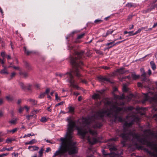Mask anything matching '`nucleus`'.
I'll return each instance as SVG.
<instances>
[{
	"label": "nucleus",
	"mask_w": 157,
	"mask_h": 157,
	"mask_svg": "<svg viewBox=\"0 0 157 157\" xmlns=\"http://www.w3.org/2000/svg\"><path fill=\"white\" fill-rule=\"evenodd\" d=\"M104 116L110 117L113 121V101H107L105 104V108L96 113L90 117L83 118L77 121L71 118L68 119L67 130L66 137L60 138L61 141L60 146L52 157L61 156L67 152L69 154L76 153L77 148L75 143L73 142L74 128L77 130L78 133L82 138L86 139L90 144L92 145L98 142L97 132L90 128V124H91L94 128L101 127L102 125L97 120L102 119Z\"/></svg>",
	"instance_id": "nucleus-1"
},
{
	"label": "nucleus",
	"mask_w": 157,
	"mask_h": 157,
	"mask_svg": "<svg viewBox=\"0 0 157 157\" xmlns=\"http://www.w3.org/2000/svg\"><path fill=\"white\" fill-rule=\"evenodd\" d=\"M139 119L136 114L128 115L124 120L123 132H120V131H118L117 134L123 139L121 143L123 146H125V142L127 140L131 142L132 144L136 146L137 145L138 142H140L153 149L154 151V155L157 157V133L155 134L150 130L147 129L144 131L143 135H139L128 128L134 122L138 121Z\"/></svg>",
	"instance_id": "nucleus-2"
},
{
	"label": "nucleus",
	"mask_w": 157,
	"mask_h": 157,
	"mask_svg": "<svg viewBox=\"0 0 157 157\" xmlns=\"http://www.w3.org/2000/svg\"><path fill=\"white\" fill-rule=\"evenodd\" d=\"M84 53L83 51L76 52L77 57H71V63L73 65V69L70 72H67L66 73L67 75V80L71 84V86L74 88L78 89L79 88L78 86L75 84V80L73 79V74L75 75L76 76L78 77L80 76L79 73L78 68L80 67L81 65L82 64V63L80 62L78 59L82 58V56Z\"/></svg>",
	"instance_id": "nucleus-3"
},
{
	"label": "nucleus",
	"mask_w": 157,
	"mask_h": 157,
	"mask_svg": "<svg viewBox=\"0 0 157 157\" xmlns=\"http://www.w3.org/2000/svg\"><path fill=\"white\" fill-rule=\"evenodd\" d=\"M117 139V138H112L109 140V141L110 143L109 144L108 146L109 148V150L111 152L113 151H116L117 150V149L113 144L112 142L113 141H115ZM103 154L104 156H106L107 155H110L112 156H120L121 154V152H111L110 153L107 154L105 151L103 150L102 151Z\"/></svg>",
	"instance_id": "nucleus-4"
},
{
	"label": "nucleus",
	"mask_w": 157,
	"mask_h": 157,
	"mask_svg": "<svg viewBox=\"0 0 157 157\" xmlns=\"http://www.w3.org/2000/svg\"><path fill=\"white\" fill-rule=\"evenodd\" d=\"M103 93V91H98L97 94H95L93 96V98L95 99H100L101 98V95Z\"/></svg>",
	"instance_id": "nucleus-5"
},
{
	"label": "nucleus",
	"mask_w": 157,
	"mask_h": 157,
	"mask_svg": "<svg viewBox=\"0 0 157 157\" xmlns=\"http://www.w3.org/2000/svg\"><path fill=\"white\" fill-rule=\"evenodd\" d=\"M151 94H153L152 92H150L147 94H144V100L142 101L143 103H144L145 101L150 98V95Z\"/></svg>",
	"instance_id": "nucleus-6"
},
{
	"label": "nucleus",
	"mask_w": 157,
	"mask_h": 157,
	"mask_svg": "<svg viewBox=\"0 0 157 157\" xmlns=\"http://www.w3.org/2000/svg\"><path fill=\"white\" fill-rule=\"evenodd\" d=\"M145 110L144 108L139 107H137L136 109V110L137 111L136 113H141V114L142 115H144L145 114Z\"/></svg>",
	"instance_id": "nucleus-7"
},
{
	"label": "nucleus",
	"mask_w": 157,
	"mask_h": 157,
	"mask_svg": "<svg viewBox=\"0 0 157 157\" xmlns=\"http://www.w3.org/2000/svg\"><path fill=\"white\" fill-rule=\"evenodd\" d=\"M2 67L4 68L0 71V73L1 74H8L9 72L7 71V67L4 65H3Z\"/></svg>",
	"instance_id": "nucleus-8"
},
{
	"label": "nucleus",
	"mask_w": 157,
	"mask_h": 157,
	"mask_svg": "<svg viewBox=\"0 0 157 157\" xmlns=\"http://www.w3.org/2000/svg\"><path fill=\"white\" fill-rule=\"evenodd\" d=\"M28 148L30 151H33L38 150L39 148L38 147L35 146H29Z\"/></svg>",
	"instance_id": "nucleus-9"
},
{
	"label": "nucleus",
	"mask_w": 157,
	"mask_h": 157,
	"mask_svg": "<svg viewBox=\"0 0 157 157\" xmlns=\"http://www.w3.org/2000/svg\"><path fill=\"white\" fill-rule=\"evenodd\" d=\"M98 79L99 81L101 82H104L105 81H109V79L108 78L101 76L98 77Z\"/></svg>",
	"instance_id": "nucleus-10"
},
{
	"label": "nucleus",
	"mask_w": 157,
	"mask_h": 157,
	"mask_svg": "<svg viewBox=\"0 0 157 157\" xmlns=\"http://www.w3.org/2000/svg\"><path fill=\"white\" fill-rule=\"evenodd\" d=\"M151 101L154 102H156L157 101V93H155L154 95V96L150 97Z\"/></svg>",
	"instance_id": "nucleus-11"
},
{
	"label": "nucleus",
	"mask_w": 157,
	"mask_h": 157,
	"mask_svg": "<svg viewBox=\"0 0 157 157\" xmlns=\"http://www.w3.org/2000/svg\"><path fill=\"white\" fill-rule=\"evenodd\" d=\"M113 31L114 30L109 29L107 31L106 34H103V36L104 37H106L109 34H112Z\"/></svg>",
	"instance_id": "nucleus-12"
},
{
	"label": "nucleus",
	"mask_w": 157,
	"mask_h": 157,
	"mask_svg": "<svg viewBox=\"0 0 157 157\" xmlns=\"http://www.w3.org/2000/svg\"><path fill=\"white\" fill-rule=\"evenodd\" d=\"M44 151L43 148H41L40 150L39 151V153L40 154V156L39 157H41L42 155V154L43 153V151ZM31 157H37V155H34L32 156Z\"/></svg>",
	"instance_id": "nucleus-13"
},
{
	"label": "nucleus",
	"mask_w": 157,
	"mask_h": 157,
	"mask_svg": "<svg viewBox=\"0 0 157 157\" xmlns=\"http://www.w3.org/2000/svg\"><path fill=\"white\" fill-rule=\"evenodd\" d=\"M13 147H11L8 148H6L5 147H4L1 150H0V151L1 152L5 151L6 150H7V151H10L12 150L13 149Z\"/></svg>",
	"instance_id": "nucleus-14"
},
{
	"label": "nucleus",
	"mask_w": 157,
	"mask_h": 157,
	"mask_svg": "<svg viewBox=\"0 0 157 157\" xmlns=\"http://www.w3.org/2000/svg\"><path fill=\"white\" fill-rule=\"evenodd\" d=\"M116 71L119 74H123L125 72V71L124 70L123 68H122L119 69H117Z\"/></svg>",
	"instance_id": "nucleus-15"
},
{
	"label": "nucleus",
	"mask_w": 157,
	"mask_h": 157,
	"mask_svg": "<svg viewBox=\"0 0 157 157\" xmlns=\"http://www.w3.org/2000/svg\"><path fill=\"white\" fill-rule=\"evenodd\" d=\"M69 111L68 112L71 114H73L74 112V108L72 106H69L68 107Z\"/></svg>",
	"instance_id": "nucleus-16"
},
{
	"label": "nucleus",
	"mask_w": 157,
	"mask_h": 157,
	"mask_svg": "<svg viewBox=\"0 0 157 157\" xmlns=\"http://www.w3.org/2000/svg\"><path fill=\"white\" fill-rule=\"evenodd\" d=\"M117 40H115L114 41L112 42H110V43H107V44H106L105 45L106 46H109L108 47V48H112L113 46H114V45H111V46H109V45H112V44H113L115 42V41H116Z\"/></svg>",
	"instance_id": "nucleus-17"
},
{
	"label": "nucleus",
	"mask_w": 157,
	"mask_h": 157,
	"mask_svg": "<svg viewBox=\"0 0 157 157\" xmlns=\"http://www.w3.org/2000/svg\"><path fill=\"white\" fill-rule=\"evenodd\" d=\"M19 74L23 76L24 77L26 78L28 76V74L26 72H24L21 71H20L19 73Z\"/></svg>",
	"instance_id": "nucleus-18"
},
{
	"label": "nucleus",
	"mask_w": 157,
	"mask_h": 157,
	"mask_svg": "<svg viewBox=\"0 0 157 157\" xmlns=\"http://www.w3.org/2000/svg\"><path fill=\"white\" fill-rule=\"evenodd\" d=\"M28 101L31 102L32 104L33 105H36L37 104V101L33 99H28Z\"/></svg>",
	"instance_id": "nucleus-19"
},
{
	"label": "nucleus",
	"mask_w": 157,
	"mask_h": 157,
	"mask_svg": "<svg viewBox=\"0 0 157 157\" xmlns=\"http://www.w3.org/2000/svg\"><path fill=\"white\" fill-rule=\"evenodd\" d=\"M150 64L151 65V66L152 69L153 70H155L156 68V67L155 64L154 63V62L153 61H151L150 62Z\"/></svg>",
	"instance_id": "nucleus-20"
},
{
	"label": "nucleus",
	"mask_w": 157,
	"mask_h": 157,
	"mask_svg": "<svg viewBox=\"0 0 157 157\" xmlns=\"http://www.w3.org/2000/svg\"><path fill=\"white\" fill-rule=\"evenodd\" d=\"M20 85L21 88L23 90H25L26 89V86L22 82H20Z\"/></svg>",
	"instance_id": "nucleus-21"
},
{
	"label": "nucleus",
	"mask_w": 157,
	"mask_h": 157,
	"mask_svg": "<svg viewBox=\"0 0 157 157\" xmlns=\"http://www.w3.org/2000/svg\"><path fill=\"white\" fill-rule=\"evenodd\" d=\"M132 78L134 79H136L140 77V75H136L135 74H132Z\"/></svg>",
	"instance_id": "nucleus-22"
},
{
	"label": "nucleus",
	"mask_w": 157,
	"mask_h": 157,
	"mask_svg": "<svg viewBox=\"0 0 157 157\" xmlns=\"http://www.w3.org/2000/svg\"><path fill=\"white\" fill-rule=\"evenodd\" d=\"M17 121V119L16 118L14 119H12L9 122L10 123L12 124H15L16 123V121Z\"/></svg>",
	"instance_id": "nucleus-23"
},
{
	"label": "nucleus",
	"mask_w": 157,
	"mask_h": 157,
	"mask_svg": "<svg viewBox=\"0 0 157 157\" xmlns=\"http://www.w3.org/2000/svg\"><path fill=\"white\" fill-rule=\"evenodd\" d=\"M141 76L143 77V80L145 81L146 80V74L144 71H143V73L142 74Z\"/></svg>",
	"instance_id": "nucleus-24"
},
{
	"label": "nucleus",
	"mask_w": 157,
	"mask_h": 157,
	"mask_svg": "<svg viewBox=\"0 0 157 157\" xmlns=\"http://www.w3.org/2000/svg\"><path fill=\"white\" fill-rule=\"evenodd\" d=\"M24 49L25 53L27 55H29L30 53H31L32 52L31 51L27 50L25 47H24Z\"/></svg>",
	"instance_id": "nucleus-25"
},
{
	"label": "nucleus",
	"mask_w": 157,
	"mask_h": 157,
	"mask_svg": "<svg viewBox=\"0 0 157 157\" xmlns=\"http://www.w3.org/2000/svg\"><path fill=\"white\" fill-rule=\"evenodd\" d=\"M36 142H37L36 140L35 139H34L32 140L31 141H29V142L30 144H33L35 143H36Z\"/></svg>",
	"instance_id": "nucleus-26"
},
{
	"label": "nucleus",
	"mask_w": 157,
	"mask_h": 157,
	"mask_svg": "<svg viewBox=\"0 0 157 157\" xmlns=\"http://www.w3.org/2000/svg\"><path fill=\"white\" fill-rule=\"evenodd\" d=\"M45 95V93H42L39 96V98H44Z\"/></svg>",
	"instance_id": "nucleus-27"
},
{
	"label": "nucleus",
	"mask_w": 157,
	"mask_h": 157,
	"mask_svg": "<svg viewBox=\"0 0 157 157\" xmlns=\"http://www.w3.org/2000/svg\"><path fill=\"white\" fill-rule=\"evenodd\" d=\"M33 116V115H29L26 116V118H27L28 120H29L30 119H32V118Z\"/></svg>",
	"instance_id": "nucleus-28"
},
{
	"label": "nucleus",
	"mask_w": 157,
	"mask_h": 157,
	"mask_svg": "<svg viewBox=\"0 0 157 157\" xmlns=\"http://www.w3.org/2000/svg\"><path fill=\"white\" fill-rule=\"evenodd\" d=\"M14 140L12 138H8L6 140V142L7 143H9Z\"/></svg>",
	"instance_id": "nucleus-29"
},
{
	"label": "nucleus",
	"mask_w": 157,
	"mask_h": 157,
	"mask_svg": "<svg viewBox=\"0 0 157 157\" xmlns=\"http://www.w3.org/2000/svg\"><path fill=\"white\" fill-rule=\"evenodd\" d=\"M126 6L129 7H131L133 6L134 5L131 3H128L126 5Z\"/></svg>",
	"instance_id": "nucleus-30"
},
{
	"label": "nucleus",
	"mask_w": 157,
	"mask_h": 157,
	"mask_svg": "<svg viewBox=\"0 0 157 157\" xmlns=\"http://www.w3.org/2000/svg\"><path fill=\"white\" fill-rule=\"evenodd\" d=\"M122 90L124 92H126L127 91V89L126 85H124L123 87Z\"/></svg>",
	"instance_id": "nucleus-31"
},
{
	"label": "nucleus",
	"mask_w": 157,
	"mask_h": 157,
	"mask_svg": "<svg viewBox=\"0 0 157 157\" xmlns=\"http://www.w3.org/2000/svg\"><path fill=\"white\" fill-rule=\"evenodd\" d=\"M85 35V33H82L78 36V39L82 38Z\"/></svg>",
	"instance_id": "nucleus-32"
},
{
	"label": "nucleus",
	"mask_w": 157,
	"mask_h": 157,
	"mask_svg": "<svg viewBox=\"0 0 157 157\" xmlns=\"http://www.w3.org/2000/svg\"><path fill=\"white\" fill-rule=\"evenodd\" d=\"M40 121L43 122H45L47 121V119L45 117H43L41 118Z\"/></svg>",
	"instance_id": "nucleus-33"
},
{
	"label": "nucleus",
	"mask_w": 157,
	"mask_h": 157,
	"mask_svg": "<svg viewBox=\"0 0 157 157\" xmlns=\"http://www.w3.org/2000/svg\"><path fill=\"white\" fill-rule=\"evenodd\" d=\"M95 52L96 53L99 54L100 55L102 54L103 53L101 51H100L98 50H96Z\"/></svg>",
	"instance_id": "nucleus-34"
},
{
	"label": "nucleus",
	"mask_w": 157,
	"mask_h": 157,
	"mask_svg": "<svg viewBox=\"0 0 157 157\" xmlns=\"http://www.w3.org/2000/svg\"><path fill=\"white\" fill-rule=\"evenodd\" d=\"M56 99L57 100H60V98L59 97H58V94L57 93H56L55 94Z\"/></svg>",
	"instance_id": "nucleus-35"
},
{
	"label": "nucleus",
	"mask_w": 157,
	"mask_h": 157,
	"mask_svg": "<svg viewBox=\"0 0 157 157\" xmlns=\"http://www.w3.org/2000/svg\"><path fill=\"white\" fill-rule=\"evenodd\" d=\"M26 89L29 90H31V86L30 85H26Z\"/></svg>",
	"instance_id": "nucleus-36"
},
{
	"label": "nucleus",
	"mask_w": 157,
	"mask_h": 157,
	"mask_svg": "<svg viewBox=\"0 0 157 157\" xmlns=\"http://www.w3.org/2000/svg\"><path fill=\"white\" fill-rule=\"evenodd\" d=\"M9 154L8 153H4L2 154H0V157H3L6 156Z\"/></svg>",
	"instance_id": "nucleus-37"
},
{
	"label": "nucleus",
	"mask_w": 157,
	"mask_h": 157,
	"mask_svg": "<svg viewBox=\"0 0 157 157\" xmlns=\"http://www.w3.org/2000/svg\"><path fill=\"white\" fill-rule=\"evenodd\" d=\"M16 74V73H15L14 72H12L11 73L10 75V77H11V78H12L14 77L15 76Z\"/></svg>",
	"instance_id": "nucleus-38"
},
{
	"label": "nucleus",
	"mask_w": 157,
	"mask_h": 157,
	"mask_svg": "<svg viewBox=\"0 0 157 157\" xmlns=\"http://www.w3.org/2000/svg\"><path fill=\"white\" fill-rule=\"evenodd\" d=\"M12 67L15 70H19V71H20V68L18 67H16L14 66H12Z\"/></svg>",
	"instance_id": "nucleus-39"
},
{
	"label": "nucleus",
	"mask_w": 157,
	"mask_h": 157,
	"mask_svg": "<svg viewBox=\"0 0 157 157\" xmlns=\"http://www.w3.org/2000/svg\"><path fill=\"white\" fill-rule=\"evenodd\" d=\"M63 103H64L63 101H61V102H60V103H58L57 104H56V106L57 107V106L60 105H62L63 104Z\"/></svg>",
	"instance_id": "nucleus-40"
},
{
	"label": "nucleus",
	"mask_w": 157,
	"mask_h": 157,
	"mask_svg": "<svg viewBox=\"0 0 157 157\" xmlns=\"http://www.w3.org/2000/svg\"><path fill=\"white\" fill-rule=\"evenodd\" d=\"M24 109V108L20 107L18 109L19 113H21L23 110Z\"/></svg>",
	"instance_id": "nucleus-41"
},
{
	"label": "nucleus",
	"mask_w": 157,
	"mask_h": 157,
	"mask_svg": "<svg viewBox=\"0 0 157 157\" xmlns=\"http://www.w3.org/2000/svg\"><path fill=\"white\" fill-rule=\"evenodd\" d=\"M17 130V129L16 128H14L13 130H10V132H12L13 133L16 132Z\"/></svg>",
	"instance_id": "nucleus-42"
},
{
	"label": "nucleus",
	"mask_w": 157,
	"mask_h": 157,
	"mask_svg": "<svg viewBox=\"0 0 157 157\" xmlns=\"http://www.w3.org/2000/svg\"><path fill=\"white\" fill-rule=\"evenodd\" d=\"M133 15H130L128 16V18H127V20H129L130 19H132Z\"/></svg>",
	"instance_id": "nucleus-43"
},
{
	"label": "nucleus",
	"mask_w": 157,
	"mask_h": 157,
	"mask_svg": "<svg viewBox=\"0 0 157 157\" xmlns=\"http://www.w3.org/2000/svg\"><path fill=\"white\" fill-rule=\"evenodd\" d=\"M51 149L50 147H47L46 148V150L45 151V152H48L49 151H51Z\"/></svg>",
	"instance_id": "nucleus-44"
},
{
	"label": "nucleus",
	"mask_w": 157,
	"mask_h": 157,
	"mask_svg": "<svg viewBox=\"0 0 157 157\" xmlns=\"http://www.w3.org/2000/svg\"><path fill=\"white\" fill-rule=\"evenodd\" d=\"M127 109L129 110H132L133 109V108L132 106H130L128 107Z\"/></svg>",
	"instance_id": "nucleus-45"
},
{
	"label": "nucleus",
	"mask_w": 157,
	"mask_h": 157,
	"mask_svg": "<svg viewBox=\"0 0 157 157\" xmlns=\"http://www.w3.org/2000/svg\"><path fill=\"white\" fill-rule=\"evenodd\" d=\"M49 91H50V90L48 88L46 90L45 92H44V93H45V94H47L49 92Z\"/></svg>",
	"instance_id": "nucleus-46"
},
{
	"label": "nucleus",
	"mask_w": 157,
	"mask_h": 157,
	"mask_svg": "<svg viewBox=\"0 0 157 157\" xmlns=\"http://www.w3.org/2000/svg\"><path fill=\"white\" fill-rule=\"evenodd\" d=\"M5 55V52H1V56L2 57H4Z\"/></svg>",
	"instance_id": "nucleus-47"
},
{
	"label": "nucleus",
	"mask_w": 157,
	"mask_h": 157,
	"mask_svg": "<svg viewBox=\"0 0 157 157\" xmlns=\"http://www.w3.org/2000/svg\"><path fill=\"white\" fill-rule=\"evenodd\" d=\"M24 108L25 109H26L27 111L28 112L29 109V107H28L27 106H24Z\"/></svg>",
	"instance_id": "nucleus-48"
},
{
	"label": "nucleus",
	"mask_w": 157,
	"mask_h": 157,
	"mask_svg": "<svg viewBox=\"0 0 157 157\" xmlns=\"http://www.w3.org/2000/svg\"><path fill=\"white\" fill-rule=\"evenodd\" d=\"M6 98L9 100H11L12 99L10 96H8L6 97Z\"/></svg>",
	"instance_id": "nucleus-49"
},
{
	"label": "nucleus",
	"mask_w": 157,
	"mask_h": 157,
	"mask_svg": "<svg viewBox=\"0 0 157 157\" xmlns=\"http://www.w3.org/2000/svg\"><path fill=\"white\" fill-rule=\"evenodd\" d=\"M151 70L150 69H149L148 71V74L149 75H151Z\"/></svg>",
	"instance_id": "nucleus-50"
},
{
	"label": "nucleus",
	"mask_w": 157,
	"mask_h": 157,
	"mask_svg": "<svg viewBox=\"0 0 157 157\" xmlns=\"http://www.w3.org/2000/svg\"><path fill=\"white\" fill-rule=\"evenodd\" d=\"M81 81L83 83H85V84H86L87 83V81L85 80V79H83V80H81Z\"/></svg>",
	"instance_id": "nucleus-51"
},
{
	"label": "nucleus",
	"mask_w": 157,
	"mask_h": 157,
	"mask_svg": "<svg viewBox=\"0 0 157 157\" xmlns=\"http://www.w3.org/2000/svg\"><path fill=\"white\" fill-rule=\"evenodd\" d=\"M12 155H14V156L15 157H17L18 156V153H13L12 154Z\"/></svg>",
	"instance_id": "nucleus-52"
},
{
	"label": "nucleus",
	"mask_w": 157,
	"mask_h": 157,
	"mask_svg": "<svg viewBox=\"0 0 157 157\" xmlns=\"http://www.w3.org/2000/svg\"><path fill=\"white\" fill-rule=\"evenodd\" d=\"M101 20H95V23H98V22H101Z\"/></svg>",
	"instance_id": "nucleus-53"
},
{
	"label": "nucleus",
	"mask_w": 157,
	"mask_h": 157,
	"mask_svg": "<svg viewBox=\"0 0 157 157\" xmlns=\"http://www.w3.org/2000/svg\"><path fill=\"white\" fill-rule=\"evenodd\" d=\"M139 33L137 31H136L135 33H133V34H130L129 36H132V35H134L136 34H137Z\"/></svg>",
	"instance_id": "nucleus-54"
},
{
	"label": "nucleus",
	"mask_w": 157,
	"mask_h": 157,
	"mask_svg": "<svg viewBox=\"0 0 157 157\" xmlns=\"http://www.w3.org/2000/svg\"><path fill=\"white\" fill-rule=\"evenodd\" d=\"M102 67L105 69H108L109 68V67L107 66H103Z\"/></svg>",
	"instance_id": "nucleus-55"
},
{
	"label": "nucleus",
	"mask_w": 157,
	"mask_h": 157,
	"mask_svg": "<svg viewBox=\"0 0 157 157\" xmlns=\"http://www.w3.org/2000/svg\"><path fill=\"white\" fill-rule=\"evenodd\" d=\"M142 30H143V28H141L139 29L137 31L139 33Z\"/></svg>",
	"instance_id": "nucleus-56"
},
{
	"label": "nucleus",
	"mask_w": 157,
	"mask_h": 157,
	"mask_svg": "<svg viewBox=\"0 0 157 157\" xmlns=\"http://www.w3.org/2000/svg\"><path fill=\"white\" fill-rule=\"evenodd\" d=\"M137 85L139 87H141L142 86V84L140 82H138L137 83Z\"/></svg>",
	"instance_id": "nucleus-57"
},
{
	"label": "nucleus",
	"mask_w": 157,
	"mask_h": 157,
	"mask_svg": "<svg viewBox=\"0 0 157 157\" xmlns=\"http://www.w3.org/2000/svg\"><path fill=\"white\" fill-rule=\"evenodd\" d=\"M35 87H36V88L38 89L39 88L40 86L38 84H36L35 85Z\"/></svg>",
	"instance_id": "nucleus-58"
},
{
	"label": "nucleus",
	"mask_w": 157,
	"mask_h": 157,
	"mask_svg": "<svg viewBox=\"0 0 157 157\" xmlns=\"http://www.w3.org/2000/svg\"><path fill=\"white\" fill-rule=\"evenodd\" d=\"M6 56H7V58L8 60L10 59H11V57L10 56L8 55H6Z\"/></svg>",
	"instance_id": "nucleus-59"
},
{
	"label": "nucleus",
	"mask_w": 157,
	"mask_h": 157,
	"mask_svg": "<svg viewBox=\"0 0 157 157\" xmlns=\"http://www.w3.org/2000/svg\"><path fill=\"white\" fill-rule=\"evenodd\" d=\"M21 99H19L18 100L17 103L18 104H19L20 103H21Z\"/></svg>",
	"instance_id": "nucleus-60"
},
{
	"label": "nucleus",
	"mask_w": 157,
	"mask_h": 157,
	"mask_svg": "<svg viewBox=\"0 0 157 157\" xmlns=\"http://www.w3.org/2000/svg\"><path fill=\"white\" fill-rule=\"evenodd\" d=\"M153 110L155 111H157V108L155 107H154L153 108Z\"/></svg>",
	"instance_id": "nucleus-61"
},
{
	"label": "nucleus",
	"mask_w": 157,
	"mask_h": 157,
	"mask_svg": "<svg viewBox=\"0 0 157 157\" xmlns=\"http://www.w3.org/2000/svg\"><path fill=\"white\" fill-rule=\"evenodd\" d=\"M82 99V97H81V96H79L78 98V100L79 101H81V100Z\"/></svg>",
	"instance_id": "nucleus-62"
},
{
	"label": "nucleus",
	"mask_w": 157,
	"mask_h": 157,
	"mask_svg": "<svg viewBox=\"0 0 157 157\" xmlns=\"http://www.w3.org/2000/svg\"><path fill=\"white\" fill-rule=\"evenodd\" d=\"M134 26L133 25H132L131 26H130L129 27V29L131 30L133 29V28Z\"/></svg>",
	"instance_id": "nucleus-63"
},
{
	"label": "nucleus",
	"mask_w": 157,
	"mask_h": 157,
	"mask_svg": "<svg viewBox=\"0 0 157 157\" xmlns=\"http://www.w3.org/2000/svg\"><path fill=\"white\" fill-rule=\"evenodd\" d=\"M56 75H57L59 76L60 77H61L63 75V74H60V73L57 74H56Z\"/></svg>",
	"instance_id": "nucleus-64"
}]
</instances>
